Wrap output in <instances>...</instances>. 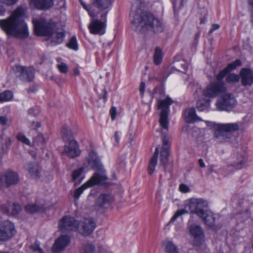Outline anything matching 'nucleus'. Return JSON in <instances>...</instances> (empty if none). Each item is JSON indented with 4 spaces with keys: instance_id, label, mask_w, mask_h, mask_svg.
<instances>
[{
    "instance_id": "obj_7",
    "label": "nucleus",
    "mask_w": 253,
    "mask_h": 253,
    "mask_svg": "<svg viewBox=\"0 0 253 253\" xmlns=\"http://www.w3.org/2000/svg\"><path fill=\"white\" fill-rule=\"evenodd\" d=\"M107 179V176L103 173L102 174L94 173L88 181L74 191V198L78 199L86 188L94 185L103 183Z\"/></svg>"
},
{
    "instance_id": "obj_8",
    "label": "nucleus",
    "mask_w": 253,
    "mask_h": 253,
    "mask_svg": "<svg viewBox=\"0 0 253 253\" xmlns=\"http://www.w3.org/2000/svg\"><path fill=\"white\" fill-rule=\"evenodd\" d=\"M187 207L191 213H196L199 217L204 216L209 211L207 203L200 199H192L185 208Z\"/></svg>"
},
{
    "instance_id": "obj_59",
    "label": "nucleus",
    "mask_w": 253,
    "mask_h": 253,
    "mask_svg": "<svg viewBox=\"0 0 253 253\" xmlns=\"http://www.w3.org/2000/svg\"><path fill=\"white\" fill-rule=\"evenodd\" d=\"M103 94L102 96V97L104 99L105 101L107 99V91L105 88L103 89Z\"/></svg>"
},
{
    "instance_id": "obj_10",
    "label": "nucleus",
    "mask_w": 253,
    "mask_h": 253,
    "mask_svg": "<svg viewBox=\"0 0 253 253\" xmlns=\"http://www.w3.org/2000/svg\"><path fill=\"white\" fill-rule=\"evenodd\" d=\"M14 72L16 76L24 82H31L34 78L35 70L31 67L16 66Z\"/></svg>"
},
{
    "instance_id": "obj_47",
    "label": "nucleus",
    "mask_w": 253,
    "mask_h": 253,
    "mask_svg": "<svg viewBox=\"0 0 253 253\" xmlns=\"http://www.w3.org/2000/svg\"><path fill=\"white\" fill-rule=\"evenodd\" d=\"M59 71L62 73H66L68 71V67L65 63H62L58 65Z\"/></svg>"
},
{
    "instance_id": "obj_5",
    "label": "nucleus",
    "mask_w": 253,
    "mask_h": 253,
    "mask_svg": "<svg viewBox=\"0 0 253 253\" xmlns=\"http://www.w3.org/2000/svg\"><path fill=\"white\" fill-rule=\"evenodd\" d=\"M208 125L212 127L214 129L213 136L218 142H224L230 140L233 137V133L239 128L238 123L215 124L213 122H208Z\"/></svg>"
},
{
    "instance_id": "obj_23",
    "label": "nucleus",
    "mask_w": 253,
    "mask_h": 253,
    "mask_svg": "<svg viewBox=\"0 0 253 253\" xmlns=\"http://www.w3.org/2000/svg\"><path fill=\"white\" fill-rule=\"evenodd\" d=\"M184 116L185 121L189 123L201 120V119L196 114V111L194 108H190L186 109Z\"/></svg>"
},
{
    "instance_id": "obj_37",
    "label": "nucleus",
    "mask_w": 253,
    "mask_h": 253,
    "mask_svg": "<svg viewBox=\"0 0 253 253\" xmlns=\"http://www.w3.org/2000/svg\"><path fill=\"white\" fill-rule=\"evenodd\" d=\"M245 161L242 155L238 156L237 161H235L233 164V167L236 169H241L245 166Z\"/></svg>"
},
{
    "instance_id": "obj_39",
    "label": "nucleus",
    "mask_w": 253,
    "mask_h": 253,
    "mask_svg": "<svg viewBox=\"0 0 253 253\" xmlns=\"http://www.w3.org/2000/svg\"><path fill=\"white\" fill-rule=\"evenodd\" d=\"M40 209V207L36 204H28L25 207V210L29 213H34L39 211Z\"/></svg>"
},
{
    "instance_id": "obj_57",
    "label": "nucleus",
    "mask_w": 253,
    "mask_h": 253,
    "mask_svg": "<svg viewBox=\"0 0 253 253\" xmlns=\"http://www.w3.org/2000/svg\"><path fill=\"white\" fill-rule=\"evenodd\" d=\"M198 164L201 168H204L205 167V163L202 159H199Z\"/></svg>"
},
{
    "instance_id": "obj_40",
    "label": "nucleus",
    "mask_w": 253,
    "mask_h": 253,
    "mask_svg": "<svg viewBox=\"0 0 253 253\" xmlns=\"http://www.w3.org/2000/svg\"><path fill=\"white\" fill-rule=\"evenodd\" d=\"M83 168H80L79 169L74 170L73 171L72 174V179L73 181L75 182L76 184H77V182H76V180L81 176V174L83 172Z\"/></svg>"
},
{
    "instance_id": "obj_9",
    "label": "nucleus",
    "mask_w": 253,
    "mask_h": 253,
    "mask_svg": "<svg viewBox=\"0 0 253 253\" xmlns=\"http://www.w3.org/2000/svg\"><path fill=\"white\" fill-rule=\"evenodd\" d=\"M237 105V101L231 93H226L219 98L216 102V108L219 111H231Z\"/></svg>"
},
{
    "instance_id": "obj_30",
    "label": "nucleus",
    "mask_w": 253,
    "mask_h": 253,
    "mask_svg": "<svg viewBox=\"0 0 253 253\" xmlns=\"http://www.w3.org/2000/svg\"><path fill=\"white\" fill-rule=\"evenodd\" d=\"M200 217L208 226L212 227L214 225L215 217L211 211H208L205 213L204 216Z\"/></svg>"
},
{
    "instance_id": "obj_32",
    "label": "nucleus",
    "mask_w": 253,
    "mask_h": 253,
    "mask_svg": "<svg viewBox=\"0 0 253 253\" xmlns=\"http://www.w3.org/2000/svg\"><path fill=\"white\" fill-rule=\"evenodd\" d=\"M163 59L162 50L159 47H156L155 49L154 54V62L155 64L159 65Z\"/></svg>"
},
{
    "instance_id": "obj_56",
    "label": "nucleus",
    "mask_w": 253,
    "mask_h": 253,
    "mask_svg": "<svg viewBox=\"0 0 253 253\" xmlns=\"http://www.w3.org/2000/svg\"><path fill=\"white\" fill-rule=\"evenodd\" d=\"M7 120L4 117L0 116V124L5 125L7 124Z\"/></svg>"
},
{
    "instance_id": "obj_44",
    "label": "nucleus",
    "mask_w": 253,
    "mask_h": 253,
    "mask_svg": "<svg viewBox=\"0 0 253 253\" xmlns=\"http://www.w3.org/2000/svg\"><path fill=\"white\" fill-rule=\"evenodd\" d=\"M17 138L19 141L25 144L29 145L30 144V141L23 133H18Z\"/></svg>"
},
{
    "instance_id": "obj_53",
    "label": "nucleus",
    "mask_w": 253,
    "mask_h": 253,
    "mask_svg": "<svg viewBox=\"0 0 253 253\" xmlns=\"http://www.w3.org/2000/svg\"><path fill=\"white\" fill-rule=\"evenodd\" d=\"M145 87V84L144 82H141L140 85L139 91L142 97H143Z\"/></svg>"
},
{
    "instance_id": "obj_38",
    "label": "nucleus",
    "mask_w": 253,
    "mask_h": 253,
    "mask_svg": "<svg viewBox=\"0 0 253 253\" xmlns=\"http://www.w3.org/2000/svg\"><path fill=\"white\" fill-rule=\"evenodd\" d=\"M67 46L69 48L74 50H77L78 49L77 40L75 36H73L70 39L69 42L67 44Z\"/></svg>"
},
{
    "instance_id": "obj_29",
    "label": "nucleus",
    "mask_w": 253,
    "mask_h": 253,
    "mask_svg": "<svg viewBox=\"0 0 253 253\" xmlns=\"http://www.w3.org/2000/svg\"><path fill=\"white\" fill-rule=\"evenodd\" d=\"M159 153V148L157 147L156 148L155 153L152 157L151 158L149 162L148 171V173L150 175L152 174L155 171V167L157 164Z\"/></svg>"
},
{
    "instance_id": "obj_34",
    "label": "nucleus",
    "mask_w": 253,
    "mask_h": 253,
    "mask_svg": "<svg viewBox=\"0 0 253 253\" xmlns=\"http://www.w3.org/2000/svg\"><path fill=\"white\" fill-rule=\"evenodd\" d=\"M62 136L64 140H71L72 134L71 130L68 126H64L61 130Z\"/></svg>"
},
{
    "instance_id": "obj_26",
    "label": "nucleus",
    "mask_w": 253,
    "mask_h": 253,
    "mask_svg": "<svg viewBox=\"0 0 253 253\" xmlns=\"http://www.w3.org/2000/svg\"><path fill=\"white\" fill-rule=\"evenodd\" d=\"M111 199L108 195L101 194L96 201V206L100 208H105L109 205Z\"/></svg>"
},
{
    "instance_id": "obj_63",
    "label": "nucleus",
    "mask_w": 253,
    "mask_h": 253,
    "mask_svg": "<svg viewBox=\"0 0 253 253\" xmlns=\"http://www.w3.org/2000/svg\"><path fill=\"white\" fill-rule=\"evenodd\" d=\"M134 136V135H133L132 134H131V133L130 134V143H132V140L133 139Z\"/></svg>"
},
{
    "instance_id": "obj_52",
    "label": "nucleus",
    "mask_w": 253,
    "mask_h": 253,
    "mask_svg": "<svg viewBox=\"0 0 253 253\" xmlns=\"http://www.w3.org/2000/svg\"><path fill=\"white\" fill-rule=\"evenodd\" d=\"M18 0H0V1L7 5H11L15 4Z\"/></svg>"
},
{
    "instance_id": "obj_12",
    "label": "nucleus",
    "mask_w": 253,
    "mask_h": 253,
    "mask_svg": "<svg viewBox=\"0 0 253 253\" xmlns=\"http://www.w3.org/2000/svg\"><path fill=\"white\" fill-rule=\"evenodd\" d=\"M241 65L242 62L240 59H236L234 62L228 64L227 67L221 70L216 75V81L214 82L216 84H224L225 89L227 90V85L226 83L223 81V78L231 71Z\"/></svg>"
},
{
    "instance_id": "obj_46",
    "label": "nucleus",
    "mask_w": 253,
    "mask_h": 253,
    "mask_svg": "<svg viewBox=\"0 0 253 253\" xmlns=\"http://www.w3.org/2000/svg\"><path fill=\"white\" fill-rule=\"evenodd\" d=\"M10 139L9 137L7 138L5 140V146H2L1 152H0V154H4L6 153L8 146L10 145Z\"/></svg>"
},
{
    "instance_id": "obj_42",
    "label": "nucleus",
    "mask_w": 253,
    "mask_h": 253,
    "mask_svg": "<svg viewBox=\"0 0 253 253\" xmlns=\"http://www.w3.org/2000/svg\"><path fill=\"white\" fill-rule=\"evenodd\" d=\"M83 7L86 10L90 17H95L97 16L96 13L92 9V5H87L84 3H82Z\"/></svg>"
},
{
    "instance_id": "obj_6",
    "label": "nucleus",
    "mask_w": 253,
    "mask_h": 253,
    "mask_svg": "<svg viewBox=\"0 0 253 253\" xmlns=\"http://www.w3.org/2000/svg\"><path fill=\"white\" fill-rule=\"evenodd\" d=\"M107 11L100 14V19L94 18L88 25V29L92 34L102 35L105 33Z\"/></svg>"
},
{
    "instance_id": "obj_18",
    "label": "nucleus",
    "mask_w": 253,
    "mask_h": 253,
    "mask_svg": "<svg viewBox=\"0 0 253 253\" xmlns=\"http://www.w3.org/2000/svg\"><path fill=\"white\" fill-rule=\"evenodd\" d=\"M64 153L71 158L79 156L81 151L77 141L74 140H70L64 146Z\"/></svg>"
},
{
    "instance_id": "obj_17",
    "label": "nucleus",
    "mask_w": 253,
    "mask_h": 253,
    "mask_svg": "<svg viewBox=\"0 0 253 253\" xmlns=\"http://www.w3.org/2000/svg\"><path fill=\"white\" fill-rule=\"evenodd\" d=\"M88 165L93 169L98 170L95 173H104L106 176L105 170L102 168L100 161L97 154L93 151L90 152L87 158Z\"/></svg>"
},
{
    "instance_id": "obj_14",
    "label": "nucleus",
    "mask_w": 253,
    "mask_h": 253,
    "mask_svg": "<svg viewBox=\"0 0 253 253\" xmlns=\"http://www.w3.org/2000/svg\"><path fill=\"white\" fill-rule=\"evenodd\" d=\"M77 225V221L70 216H63L59 222V230L63 233L76 230Z\"/></svg>"
},
{
    "instance_id": "obj_43",
    "label": "nucleus",
    "mask_w": 253,
    "mask_h": 253,
    "mask_svg": "<svg viewBox=\"0 0 253 253\" xmlns=\"http://www.w3.org/2000/svg\"><path fill=\"white\" fill-rule=\"evenodd\" d=\"M80 253H95L94 247L90 244L84 247Z\"/></svg>"
},
{
    "instance_id": "obj_2",
    "label": "nucleus",
    "mask_w": 253,
    "mask_h": 253,
    "mask_svg": "<svg viewBox=\"0 0 253 253\" xmlns=\"http://www.w3.org/2000/svg\"><path fill=\"white\" fill-rule=\"evenodd\" d=\"M26 8L18 7L8 18L0 20V27L7 35L22 39L27 38L29 32L24 18Z\"/></svg>"
},
{
    "instance_id": "obj_25",
    "label": "nucleus",
    "mask_w": 253,
    "mask_h": 253,
    "mask_svg": "<svg viewBox=\"0 0 253 253\" xmlns=\"http://www.w3.org/2000/svg\"><path fill=\"white\" fill-rule=\"evenodd\" d=\"M5 184L7 186L16 184L19 181V177L16 172L13 171L7 172L4 176Z\"/></svg>"
},
{
    "instance_id": "obj_45",
    "label": "nucleus",
    "mask_w": 253,
    "mask_h": 253,
    "mask_svg": "<svg viewBox=\"0 0 253 253\" xmlns=\"http://www.w3.org/2000/svg\"><path fill=\"white\" fill-rule=\"evenodd\" d=\"M30 248L34 252H39V253H43L42 249L40 247V244L37 241Z\"/></svg>"
},
{
    "instance_id": "obj_21",
    "label": "nucleus",
    "mask_w": 253,
    "mask_h": 253,
    "mask_svg": "<svg viewBox=\"0 0 253 253\" xmlns=\"http://www.w3.org/2000/svg\"><path fill=\"white\" fill-rule=\"evenodd\" d=\"M30 6L39 10H45L53 5V0H30Z\"/></svg>"
},
{
    "instance_id": "obj_64",
    "label": "nucleus",
    "mask_w": 253,
    "mask_h": 253,
    "mask_svg": "<svg viewBox=\"0 0 253 253\" xmlns=\"http://www.w3.org/2000/svg\"><path fill=\"white\" fill-rule=\"evenodd\" d=\"M206 21V19L205 17L203 18H201L200 20V24H204Z\"/></svg>"
},
{
    "instance_id": "obj_19",
    "label": "nucleus",
    "mask_w": 253,
    "mask_h": 253,
    "mask_svg": "<svg viewBox=\"0 0 253 253\" xmlns=\"http://www.w3.org/2000/svg\"><path fill=\"white\" fill-rule=\"evenodd\" d=\"M70 242V237L66 235H61L54 242L52 247L54 253H59L64 250Z\"/></svg>"
},
{
    "instance_id": "obj_28",
    "label": "nucleus",
    "mask_w": 253,
    "mask_h": 253,
    "mask_svg": "<svg viewBox=\"0 0 253 253\" xmlns=\"http://www.w3.org/2000/svg\"><path fill=\"white\" fill-rule=\"evenodd\" d=\"M24 168L33 178H38L40 177V171L38 166H34L32 164L28 163L25 165Z\"/></svg>"
},
{
    "instance_id": "obj_36",
    "label": "nucleus",
    "mask_w": 253,
    "mask_h": 253,
    "mask_svg": "<svg viewBox=\"0 0 253 253\" xmlns=\"http://www.w3.org/2000/svg\"><path fill=\"white\" fill-rule=\"evenodd\" d=\"M240 76L233 73L229 74L226 77V82L228 84H235L240 80Z\"/></svg>"
},
{
    "instance_id": "obj_4",
    "label": "nucleus",
    "mask_w": 253,
    "mask_h": 253,
    "mask_svg": "<svg viewBox=\"0 0 253 253\" xmlns=\"http://www.w3.org/2000/svg\"><path fill=\"white\" fill-rule=\"evenodd\" d=\"M133 18V23L142 28H146L155 33H161L163 31L162 23L152 13L141 8L136 9Z\"/></svg>"
},
{
    "instance_id": "obj_58",
    "label": "nucleus",
    "mask_w": 253,
    "mask_h": 253,
    "mask_svg": "<svg viewBox=\"0 0 253 253\" xmlns=\"http://www.w3.org/2000/svg\"><path fill=\"white\" fill-rule=\"evenodd\" d=\"M214 167L213 166H211L210 168L208 169V172L209 174H211V173H212V172H214V170H213V168Z\"/></svg>"
},
{
    "instance_id": "obj_35",
    "label": "nucleus",
    "mask_w": 253,
    "mask_h": 253,
    "mask_svg": "<svg viewBox=\"0 0 253 253\" xmlns=\"http://www.w3.org/2000/svg\"><path fill=\"white\" fill-rule=\"evenodd\" d=\"M13 97V93L10 90H6L0 93V102L8 101Z\"/></svg>"
},
{
    "instance_id": "obj_50",
    "label": "nucleus",
    "mask_w": 253,
    "mask_h": 253,
    "mask_svg": "<svg viewBox=\"0 0 253 253\" xmlns=\"http://www.w3.org/2000/svg\"><path fill=\"white\" fill-rule=\"evenodd\" d=\"M36 143H42L44 141L43 136L42 134H39L34 139Z\"/></svg>"
},
{
    "instance_id": "obj_61",
    "label": "nucleus",
    "mask_w": 253,
    "mask_h": 253,
    "mask_svg": "<svg viewBox=\"0 0 253 253\" xmlns=\"http://www.w3.org/2000/svg\"><path fill=\"white\" fill-rule=\"evenodd\" d=\"M3 178L2 175L0 173V188L3 184Z\"/></svg>"
},
{
    "instance_id": "obj_15",
    "label": "nucleus",
    "mask_w": 253,
    "mask_h": 253,
    "mask_svg": "<svg viewBox=\"0 0 253 253\" xmlns=\"http://www.w3.org/2000/svg\"><path fill=\"white\" fill-rule=\"evenodd\" d=\"M189 232L192 237V244L198 246L205 241V236L203 230L199 225H193L189 227Z\"/></svg>"
},
{
    "instance_id": "obj_3",
    "label": "nucleus",
    "mask_w": 253,
    "mask_h": 253,
    "mask_svg": "<svg viewBox=\"0 0 253 253\" xmlns=\"http://www.w3.org/2000/svg\"><path fill=\"white\" fill-rule=\"evenodd\" d=\"M33 22L37 35L49 37L51 42L55 44L62 42L65 33L63 30L56 28V24L52 20H34Z\"/></svg>"
},
{
    "instance_id": "obj_13",
    "label": "nucleus",
    "mask_w": 253,
    "mask_h": 253,
    "mask_svg": "<svg viewBox=\"0 0 253 253\" xmlns=\"http://www.w3.org/2000/svg\"><path fill=\"white\" fill-rule=\"evenodd\" d=\"M96 227L95 220L92 217L85 218L80 223H78L77 228L79 232L84 236H88Z\"/></svg>"
},
{
    "instance_id": "obj_1",
    "label": "nucleus",
    "mask_w": 253,
    "mask_h": 253,
    "mask_svg": "<svg viewBox=\"0 0 253 253\" xmlns=\"http://www.w3.org/2000/svg\"><path fill=\"white\" fill-rule=\"evenodd\" d=\"M173 103L170 97L166 99L160 100L158 101V108L161 109L159 122L161 127L163 129L162 132L163 146L160 154V165H162L165 170L170 171L172 164L168 162V158L170 155V142L168 134L169 121L168 116L169 106Z\"/></svg>"
},
{
    "instance_id": "obj_33",
    "label": "nucleus",
    "mask_w": 253,
    "mask_h": 253,
    "mask_svg": "<svg viewBox=\"0 0 253 253\" xmlns=\"http://www.w3.org/2000/svg\"><path fill=\"white\" fill-rule=\"evenodd\" d=\"M210 106L209 100H199L197 102V109L200 111H203L207 110Z\"/></svg>"
},
{
    "instance_id": "obj_54",
    "label": "nucleus",
    "mask_w": 253,
    "mask_h": 253,
    "mask_svg": "<svg viewBox=\"0 0 253 253\" xmlns=\"http://www.w3.org/2000/svg\"><path fill=\"white\" fill-rule=\"evenodd\" d=\"M220 26L218 24H214L212 25L211 28L210 29L209 33H212L213 31L216 30H217L219 28Z\"/></svg>"
},
{
    "instance_id": "obj_49",
    "label": "nucleus",
    "mask_w": 253,
    "mask_h": 253,
    "mask_svg": "<svg viewBox=\"0 0 253 253\" xmlns=\"http://www.w3.org/2000/svg\"><path fill=\"white\" fill-rule=\"evenodd\" d=\"M179 189L180 191L183 193H186L189 191L190 189L186 185L181 184L179 185Z\"/></svg>"
},
{
    "instance_id": "obj_62",
    "label": "nucleus",
    "mask_w": 253,
    "mask_h": 253,
    "mask_svg": "<svg viewBox=\"0 0 253 253\" xmlns=\"http://www.w3.org/2000/svg\"><path fill=\"white\" fill-rule=\"evenodd\" d=\"M5 11L4 8L3 7L0 5V14H2Z\"/></svg>"
},
{
    "instance_id": "obj_16",
    "label": "nucleus",
    "mask_w": 253,
    "mask_h": 253,
    "mask_svg": "<svg viewBox=\"0 0 253 253\" xmlns=\"http://www.w3.org/2000/svg\"><path fill=\"white\" fill-rule=\"evenodd\" d=\"M13 224L9 221H4L0 225V241H5L11 238L15 233Z\"/></svg>"
},
{
    "instance_id": "obj_51",
    "label": "nucleus",
    "mask_w": 253,
    "mask_h": 253,
    "mask_svg": "<svg viewBox=\"0 0 253 253\" xmlns=\"http://www.w3.org/2000/svg\"><path fill=\"white\" fill-rule=\"evenodd\" d=\"M40 113V110L38 108H31L28 111L29 114L33 116H37Z\"/></svg>"
},
{
    "instance_id": "obj_27",
    "label": "nucleus",
    "mask_w": 253,
    "mask_h": 253,
    "mask_svg": "<svg viewBox=\"0 0 253 253\" xmlns=\"http://www.w3.org/2000/svg\"><path fill=\"white\" fill-rule=\"evenodd\" d=\"M162 247L165 253H179L177 246L171 241H164L162 242Z\"/></svg>"
},
{
    "instance_id": "obj_22",
    "label": "nucleus",
    "mask_w": 253,
    "mask_h": 253,
    "mask_svg": "<svg viewBox=\"0 0 253 253\" xmlns=\"http://www.w3.org/2000/svg\"><path fill=\"white\" fill-rule=\"evenodd\" d=\"M113 0H91V5L98 8L101 14L103 12L107 10L112 4Z\"/></svg>"
},
{
    "instance_id": "obj_41",
    "label": "nucleus",
    "mask_w": 253,
    "mask_h": 253,
    "mask_svg": "<svg viewBox=\"0 0 253 253\" xmlns=\"http://www.w3.org/2000/svg\"><path fill=\"white\" fill-rule=\"evenodd\" d=\"M188 212V211L186 209H181L177 211L174 214V215L171 217L170 222H174L179 216L187 213Z\"/></svg>"
},
{
    "instance_id": "obj_20",
    "label": "nucleus",
    "mask_w": 253,
    "mask_h": 253,
    "mask_svg": "<svg viewBox=\"0 0 253 253\" xmlns=\"http://www.w3.org/2000/svg\"><path fill=\"white\" fill-rule=\"evenodd\" d=\"M240 75L243 86H251L253 84V72L250 68H242L240 71Z\"/></svg>"
},
{
    "instance_id": "obj_60",
    "label": "nucleus",
    "mask_w": 253,
    "mask_h": 253,
    "mask_svg": "<svg viewBox=\"0 0 253 253\" xmlns=\"http://www.w3.org/2000/svg\"><path fill=\"white\" fill-rule=\"evenodd\" d=\"M114 138L117 143L119 142V135L117 132H116L114 135Z\"/></svg>"
},
{
    "instance_id": "obj_55",
    "label": "nucleus",
    "mask_w": 253,
    "mask_h": 253,
    "mask_svg": "<svg viewBox=\"0 0 253 253\" xmlns=\"http://www.w3.org/2000/svg\"><path fill=\"white\" fill-rule=\"evenodd\" d=\"M249 4L251 6V8L252 9L251 18H252V22L253 24V0H249Z\"/></svg>"
},
{
    "instance_id": "obj_24",
    "label": "nucleus",
    "mask_w": 253,
    "mask_h": 253,
    "mask_svg": "<svg viewBox=\"0 0 253 253\" xmlns=\"http://www.w3.org/2000/svg\"><path fill=\"white\" fill-rule=\"evenodd\" d=\"M1 210L4 213L16 215L21 211V207L18 204H13L12 205L3 206Z\"/></svg>"
},
{
    "instance_id": "obj_31",
    "label": "nucleus",
    "mask_w": 253,
    "mask_h": 253,
    "mask_svg": "<svg viewBox=\"0 0 253 253\" xmlns=\"http://www.w3.org/2000/svg\"><path fill=\"white\" fill-rule=\"evenodd\" d=\"M188 68V65L184 60H181L176 63L174 67L173 68L179 72L183 73H185Z\"/></svg>"
},
{
    "instance_id": "obj_48",
    "label": "nucleus",
    "mask_w": 253,
    "mask_h": 253,
    "mask_svg": "<svg viewBox=\"0 0 253 253\" xmlns=\"http://www.w3.org/2000/svg\"><path fill=\"white\" fill-rule=\"evenodd\" d=\"M109 113L111 116V120L114 121L117 115V109L115 107H112L109 111Z\"/></svg>"
},
{
    "instance_id": "obj_11",
    "label": "nucleus",
    "mask_w": 253,
    "mask_h": 253,
    "mask_svg": "<svg viewBox=\"0 0 253 253\" xmlns=\"http://www.w3.org/2000/svg\"><path fill=\"white\" fill-rule=\"evenodd\" d=\"M224 85L223 84H218L214 82H211L205 89H203L202 91L203 96L208 98L215 97L219 94L226 91Z\"/></svg>"
}]
</instances>
